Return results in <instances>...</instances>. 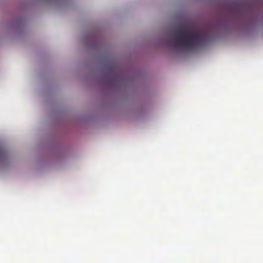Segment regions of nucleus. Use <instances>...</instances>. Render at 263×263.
I'll use <instances>...</instances> for the list:
<instances>
[{"mask_svg":"<svg viewBox=\"0 0 263 263\" xmlns=\"http://www.w3.org/2000/svg\"><path fill=\"white\" fill-rule=\"evenodd\" d=\"M19 28H20V21H19L18 17L17 16V35H18Z\"/></svg>","mask_w":263,"mask_h":263,"instance_id":"nucleus-3","label":"nucleus"},{"mask_svg":"<svg viewBox=\"0 0 263 263\" xmlns=\"http://www.w3.org/2000/svg\"><path fill=\"white\" fill-rule=\"evenodd\" d=\"M210 39L206 32L194 27H187L185 29L178 30L175 35L170 39V43L177 48L194 50L203 43L207 42Z\"/></svg>","mask_w":263,"mask_h":263,"instance_id":"nucleus-1","label":"nucleus"},{"mask_svg":"<svg viewBox=\"0 0 263 263\" xmlns=\"http://www.w3.org/2000/svg\"><path fill=\"white\" fill-rule=\"evenodd\" d=\"M9 154L0 146V164H4L9 160Z\"/></svg>","mask_w":263,"mask_h":263,"instance_id":"nucleus-2","label":"nucleus"}]
</instances>
